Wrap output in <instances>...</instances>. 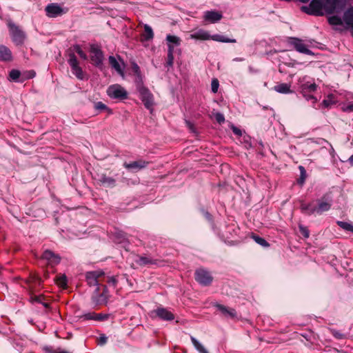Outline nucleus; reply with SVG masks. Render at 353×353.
<instances>
[{
    "label": "nucleus",
    "mask_w": 353,
    "mask_h": 353,
    "mask_svg": "<svg viewBox=\"0 0 353 353\" xmlns=\"http://www.w3.org/2000/svg\"><path fill=\"white\" fill-rule=\"evenodd\" d=\"M299 169L300 170V176L306 178V171L303 166L299 165Z\"/></svg>",
    "instance_id": "obj_51"
},
{
    "label": "nucleus",
    "mask_w": 353,
    "mask_h": 353,
    "mask_svg": "<svg viewBox=\"0 0 353 353\" xmlns=\"http://www.w3.org/2000/svg\"><path fill=\"white\" fill-rule=\"evenodd\" d=\"M190 37L199 40H209L211 39L212 36L205 30H199L198 31L190 34Z\"/></svg>",
    "instance_id": "obj_20"
},
{
    "label": "nucleus",
    "mask_w": 353,
    "mask_h": 353,
    "mask_svg": "<svg viewBox=\"0 0 353 353\" xmlns=\"http://www.w3.org/2000/svg\"><path fill=\"white\" fill-rule=\"evenodd\" d=\"M219 86V81L216 79H214L211 83V90L213 93H216Z\"/></svg>",
    "instance_id": "obj_40"
},
{
    "label": "nucleus",
    "mask_w": 353,
    "mask_h": 353,
    "mask_svg": "<svg viewBox=\"0 0 353 353\" xmlns=\"http://www.w3.org/2000/svg\"><path fill=\"white\" fill-rule=\"evenodd\" d=\"M21 72L17 70H12L10 72L9 77L13 81H18L20 77Z\"/></svg>",
    "instance_id": "obj_37"
},
{
    "label": "nucleus",
    "mask_w": 353,
    "mask_h": 353,
    "mask_svg": "<svg viewBox=\"0 0 353 353\" xmlns=\"http://www.w3.org/2000/svg\"><path fill=\"white\" fill-rule=\"evenodd\" d=\"M331 333L334 336V338L337 339H343L345 337L344 334H342L339 331L336 330H331Z\"/></svg>",
    "instance_id": "obj_43"
},
{
    "label": "nucleus",
    "mask_w": 353,
    "mask_h": 353,
    "mask_svg": "<svg viewBox=\"0 0 353 353\" xmlns=\"http://www.w3.org/2000/svg\"><path fill=\"white\" fill-rule=\"evenodd\" d=\"M334 103V102L330 99H324L322 103H321V105L324 107V108H329L331 106V105H332Z\"/></svg>",
    "instance_id": "obj_48"
},
{
    "label": "nucleus",
    "mask_w": 353,
    "mask_h": 353,
    "mask_svg": "<svg viewBox=\"0 0 353 353\" xmlns=\"http://www.w3.org/2000/svg\"><path fill=\"white\" fill-rule=\"evenodd\" d=\"M109 314H96L95 321H103L105 320L108 319Z\"/></svg>",
    "instance_id": "obj_42"
},
{
    "label": "nucleus",
    "mask_w": 353,
    "mask_h": 353,
    "mask_svg": "<svg viewBox=\"0 0 353 353\" xmlns=\"http://www.w3.org/2000/svg\"><path fill=\"white\" fill-rule=\"evenodd\" d=\"M274 90L281 94H289L293 92L290 89V85L288 83H280L274 86Z\"/></svg>",
    "instance_id": "obj_23"
},
{
    "label": "nucleus",
    "mask_w": 353,
    "mask_h": 353,
    "mask_svg": "<svg viewBox=\"0 0 353 353\" xmlns=\"http://www.w3.org/2000/svg\"><path fill=\"white\" fill-rule=\"evenodd\" d=\"M35 76V72L34 71H30L28 72V74L26 76V79H31Z\"/></svg>",
    "instance_id": "obj_52"
},
{
    "label": "nucleus",
    "mask_w": 353,
    "mask_h": 353,
    "mask_svg": "<svg viewBox=\"0 0 353 353\" xmlns=\"http://www.w3.org/2000/svg\"><path fill=\"white\" fill-rule=\"evenodd\" d=\"M68 8L57 3H51L45 8L46 14L49 18H56L68 13Z\"/></svg>",
    "instance_id": "obj_4"
},
{
    "label": "nucleus",
    "mask_w": 353,
    "mask_h": 353,
    "mask_svg": "<svg viewBox=\"0 0 353 353\" xmlns=\"http://www.w3.org/2000/svg\"><path fill=\"white\" fill-rule=\"evenodd\" d=\"M303 97L305 99L306 101H311L313 104H315L317 102V99L310 92H301Z\"/></svg>",
    "instance_id": "obj_36"
},
{
    "label": "nucleus",
    "mask_w": 353,
    "mask_h": 353,
    "mask_svg": "<svg viewBox=\"0 0 353 353\" xmlns=\"http://www.w3.org/2000/svg\"><path fill=\"white\" fill-rule=\"evenodd\" d=\"M108 341V337L104 334H101L97 339L98 345H103Z\"/></svg>",
    "instance_id": "obj_46"
},
{
    "label": "nucleus",
    "mask_w": 353,
    "mask_h": 353,
    "mask_svg": "<svg viewBox=\"0 0 353 353\" xmlns=\"http://www.w3.org/2000/svg\"><path fill=\"white\" fill-rule=\"evenodd\" d=\"M111 281H112V284H114L115 283V279L112 276Z\"/></svg>",
    "instance_id": "obj_59"
},
{
    "label": "nucleus",
    "mask_w": 353,
    "mask_h": 353,
    "mask_svg": "<svg viewBox=\"0 0 353 353\" xmlns=\"http://www.w3.org/2000/svg\"><path fill=\"white\" fill-rule=\"evenodd\" d=\"M96 313L94 312H88L82 315L81 318L85 320H95Z\"/></svg>",
    "instance_id": "obj_45"
},
{
    "label": "nucleus",
    "mask_w": 353,
    "mask_h": 353,
    "mask_svg": "<svg viewBox=\"0 0 353 353\" xmlns=\"http://www.w3.org/2000/svg\"><path fill=\"white\" fill-rule=\"evenodd\" d=\"M298 90L301 92L312 93L316 91L317 85L314 80L308 76L299 77L297 83Z\"/></svg>",
    "instance_id": "obj_5"
},
{
    "label": "nucleus",
    "mask_w": 353,
    "mask_h": 353,
    "mask_svg": "<svg viewBox=\"0 0 353 353\" xmlns=\"http://www.w3.org/2000/svg\"><path fill=\"white\" fill-rule=\"evenodd\" d=\"M125 65L123 59L119 57V59H116L112 57V68L114 69L122 78L125 77Z\"/></svg>",
    "instance_id": "obj_16"
},
{
    "label": "nucleus",
    "mask_w": 353,
    "mask_h": 353,
    "mask_svg": "<svg viewBox=\"0 0 353 353\" xmlns=\"http://www.w3.org/2000/svg\"><path fill=\"white\" fill-rule=\"evenodd\" d=\"M204 17L206 21L214 23L219 21L222 18V15L216 11H208L205 13Z\"/></svg>",
    "instance_id": "obj_22"
},
{
    "label": "nucleus",
    "mask_w": 353,
    "mask_h": 353,
    "mask_svg": "<svg viewBox=\"0 0 353 353\" xmlns=\"http://www.w3.org/2000/svg\"><path fill=\"white\" fill-rule=\"evenodd\" d=\"M137 263L140 265H146L154 263V260L148 256H140Z\"/></svg>",
    "instance_id": "obj_32"
},
{
    "label": "nucleus",
    "mask_w": 353,
    "mask_h": 353,
    "mask_svg": "<svg viewBox=\"0 0 353 353\" xmlns=\"http://www.w3.org/2000/svg\"><path fill=\"white\" fill-rule=\"evenodd\" d=\"M68 63L72 69V74L80 80L83 79L84 74L81 68L79 65L77 59L74 53L69 54Z\"/></svg>",
    "instance_id": "obj_8"
},
{
    "label": "nucleus",
    "mask_w": 353,
    "mask_h": 353,
    "mask_svg": "<svg viewBox=\"0 0 353 353\" xmlns=\"http://www.w3.org/2000/svg\"><path fill=\"white\" fill-rule=\"evenodd\" d=\"M149 164L148 161H145L143 159H139L137 161H132L130 163L125 162L123 166L128 170L132 172H138L145 168Z\"/></svg>",
    "instance_id": "obj_13"
},
{
    "label": "nucleus",
    "mask_w": 353,
    "mask_h": 353,
    "mask_svg": "<svg viewBox=\"0 0 353 353\" xmlns=\"http://www.w3.org/2000/svg\"><path fill=\"white\" fill-rule=\"evenodd\" d=\"M166 41L168 42V49H169V45H173L174 48L181 44L180 38L174 35L168 34L166 37Z\"/></svg>",
    "instance_id": "obj_25"
},
{
    "label": "nucleus",
    "mask_w": 353,
    "mask_h": 353,
    "mask_svg": "<svg viewBox=\"0 0 353 353\" xmlns=\"http://www.w3.org/2000/svg\"><path fill=\"white\" fill-rule=\"evenodd\" d=\"M350 163L353 165V154L348 159Z\"/></svg>",
    "instance_id": "obj_55"
},
{
    "label": "nucleus",
    "mask_w": 353,
    "mask_h": 353,
    "mask_svg": "<svg viewBox=\"0 0 353 353\" xmlns=\"http://www.w3.org/2000/svg\"><path fill=\"white\" fill-rule=\"evenodd\" d=\"M332 205V199L329 194H324L321 199L312 200L309 203L300 201V210L301 213L310 216L312 214H322L330 210Z\"/></svg>",
    "instance_id": "obj_1"
},
{
    "label": "nucleus",
    "mask_w": 353,
    "mask_h": 353,
    "mask_svg": "<svg viewBox=\"0 0 353 353\" xmlns=\"http://www.w3.org/2000/svg\"><path fill=\"white\" fill-rule=\"evenodd\" d=\"M90 57L92 63L99 65L101 63L103 60L102 52L99 48L94 45L91 46L90 48Z\"/></svg>",
    "instance_id": "obj_15"
},
{
    "label": "nucleus",
    "mask_w": 353,
    "mask_h": 353,
    "mask_svg": "<svg viewBox=\"0 0 353 353\" xmlns=\"http://www.w3.org/2000/svg\"><path fill=\"white\" fill-rule=\"evenodd\" d=\"M8 26L12 41L16 45H22L26 39V33L12 21L8 22Z\"/></svg>",
    "instance_id": "obj_3"
},
{
    "label": "nucleus",
    "mask_w": 353,
    "mask_h": 353,
    "mask_svg": "<svg viewBox=\"0 0 353 353\" xmlns=\"http://www.w3.org/2000/svg\"><path fill=\"white\" fill-rule=\"evenodd\" d=\"M323 0H312L307 6H303L301 10L310 15H323Z\"/></svg>",
    "instance_id": "obj_6"
},
{
    "label": "nucleus",
    "mask_w": 353,
    "mask_h": 353,
    "mask_svg": "<svg viewBox=\"0 0 353 353\" xmlns=\"http://www.w3.org/2000/svg\"><path fill=\"white\" fill-rule=\"evenodd\" d=\"M92 299L95 305H101L107 303V298L103 293L101 294L99 296L93 295Z\"/></svg>",
    "instance_id": "obj_30"
},
{
    "label": "nucleus",
    "mask_w": 353,
    "mask_h": 353,
    "mask_svg": "<svg viewBox=\"0 0 353 353\" xmlns=\"http://www.w3.org/2000/svg\"><path fill=\"white\" fill-rule=\"evenodd\" d=\"M12 52L10 49L3 45L0 46V60L8 61L12 60Z\"/></svg>",
    "instance_id": "obj_21"
},
{
    "label": "nucleus",
    "mask_w": 353,
    "mask_h": 353,
    "mask_svg": "<svg viewBox=\"0 0 353 353\" xmlns=\"http://www.w3.org/2000/svg\"><path fill=\"white\" fill-rule=\"evenodd\" d=\"M131 69L132 72L137 77L136 84H137V81L143 82L140 68L136 62L132 61L131 63Z\"/></svg>",
    "instance_id": "obj_24"
},
{
    "label": "nucleus",
    "mask_w": 353,
    "mask_h": 353,
    "mask_svg": "<svg viewBox=\"0 0 353 353\" xmlns=\"http://www.w3.org/2000/svg\"><path fill=\"white\" fill-rule=\"evenodd\" d=\"M174 62V46L169 45V49H168V57L166 65L168 67H172Z\"/></svg>",
    "instance_id": "obj_29"
},
{
    "label": "nucleus",
    "mask_w": 353,
    "mask_h": 353,
    "mask_svg": "<svg viewBox=\"0 0 353 353\" xmlns=\"http://www.w3.org/2000/svg\"><path fill=\"white\" fill-rule=\"evenodd\" d=\"M207 216H208V218H210V214L207 213Z\"/></svg>",
    "instance_id": "obj_61"
},
{
    "label": "nucleus",
    "mask_w": 353,
    "mask_h": 353,
    "mask_svg": "<svg viewBox=\"0 0 353 353\" xmlns=\"http://www.w3.org/2000/svg\"><path fill=\"white\" fill-rule=\"evenodd\" d=\"M195 279L204 286L210 285L212 281V277L210 272L203 269H199L195 272Z\"/></svg>",
    "instance_id": "obj_10"
},
{
    "label": "nucleus",
    "mask_w": 353,
    "mask_h": 353,
    "mask_svg": "<svg viewBox=\"0 0 353 353\" xmlns=\"http://www.w3.org/2000/svg\"><path fill=\"white\" fill-rule=\"evenodd\" d=\"M231 129L234 134L239 137H241L242 135L241 130L239 128L234 126V125H232Z\"/></svg>",
    "instance_id": "obj_50"
},
{
    "label": "nucleus",
    "mask_w": 353,
    "mask_h": 353,
    "mask_svg": "<svg viewBox=\"0 0 353 353\" xmlns=\"http://www.w3.org/2000/svg\"><path fill=\"white\" fill-rule=\"evenodd\" d=\"M42 258L46 260L52 265H57L61 261V257L58 254H56L49 250L44 251Z\"/></svg>",
    "instance_id": "obj_18"
},
{
    "label": "nucleus",
    "mask_w": 353,
    "mask_h": 353,
    "mask_svg": "<svg viewBox=\"0 0 353 353\" xmlns=\"http://www.w3.org/2000/svg\"><path fill=\"white\" fill-rule=\"evenodd\" d=\"M342 110L345 112H353V103L343 105L342 106Z\"/></svg>",
    "instance_id": "obj_47"
},
{
    "label": "nucleus",
    "mask_w": 353,
    "mask_h": 353,
    "mask_svg": "<svg viewBox=\"0 0 353 353\" xmlns=\"http://www.w3.org/2000/svg\"><path fill=\"white\" fill-rule=\"evenodd\" d=\"M323 142H326V141L323 139H320L318 141L319 143H323Z\"/></svg>",
    "instance_id": "obj_57"
},
{
    "label": "nucleus",
    "mask_w": 353,
    "mask_h": 353,
    "mask_svg": "<svg viewBox=\"0 0 353 353\" xmlns=\"http://www.w3.org/2000/svg\"><path fill=\"white\" fill-rule=\"evenodd\" d=\"M345 3L343 0H323V8L327 13L340 12L343 9Z\"/></svg>",
    "instance_id": "obj_7"
},
{
    "label": "nucleus",
    "mask_w": 353,
    "mask_h": 353,
    "mask_svg": "<svg viewBox=\"0 0 353 353\" xmlns=\"http://www.w3.org/2000/svg\"><path fill=\"white\" fill-rule=\"evenodd\" d=\"M48 353H71L67 350H63L61 348H57L55 350H48Z\"/></svg>",
    "instance_id": "obj_49"
},
{
    "label": "nucleus",
    "mask_w": 353,
    "mask_h": 353,
    "mask_svg": "<svg viewBox=\"0 0 353 353\" xmlns=\"http://www.w3.org/2000/svg\"><path fill=\"white\" fill-rule=\"evenodd\" d=\"M128 93L126 90L119 84L112 85V99L123 101L128 99Z\"/></svg>",
    "instance_id": "obj_12"
},
{
    "label": "nucleus",
    "mask_w": 353,
    "mask_h": 353,
    "mask_svg": "<svg viewBox=\"0 0 353 353\" xmlns=\"http://www.w3.org/2000/svg\"><path fill=\"white\" fill-rule=\"evenodd\" d=\"M214 306L216 307L224 317L233 319L236 316V312L233 308H230L219 303H215Z\"/></svg>",
    "instance_id": "obj_17"
},
{
    "label": "nucleus",
    "mask_w": 353,
    "mask_h": 353,
    "mask_svg": "<svg viewBox=\"0 0 353 353\" xmlns=\"http://www.w3.org/2000/svg\"><path fill=\"white\" fill-rule=\"evenodd\" d=\"M56 283L59 286L65 288L67 285L66 276L65 275L58 276L56 279Z\"/></svg>",
    "instance_id": "obj_35"
},
{
    "label": "nucleus",
    "mask_w": 353,
    "mask_h": 353,
    "mask_svg": "<svg viewBox=\"0 0 353 353\" xmlns=\"http://www.w3.org/2000/svg\"><path fill=\"white\" fill-rule=\"evenodd\" d=\"M214 116L218 123L221 124L225 122V117L222 113L216 112Z\"/></svg>",
    "instance_id": "obj_41"
},
{
    "label": "nucleus",
    "mask_w": 353,
    "mask_h": 353,
    "mask_svg": "<svg viewBox=\"0 0 353 353\" xmlns=\"http://www.w3.org/2000/svg\"><path fill=\"white\" fill-rule=\"evenodd\" d=\"M328 21L331 25L341 26L343 24L341 18L339 16L334 15L328 18Z\"/></svg>",
    "instance_id": "obj_33"
},
{
    "label": "nucleus",
    "mask_w": 353,
    "mask_h": 353,
    "mask_svg": "<svg viewBox=\"0 0 353 353\" xmlns=\"http://www.w3.org/2000/svg\"><path fill=\"white\" fill-rule=\"evenodd\" d=\"M243 60H244V59H243V58H239V57L234 58V59H233V61H243Z\"/></svg>",
    "instance_id": "obj_56"
},
{
    "label": "nucleus",
    "mask_w": 353,
    "mask_h": 353,
    "mask_svg": "<svg viewBox=\"0 0 353 353\" xmlns=\"http://www.w3.org/2000/svg\"><path fill=\"white\" fill-rule=\"evenodd\" d=\"M190 339L194 348L199 353H209L206 348L196 338L191 336Z\"/></svg>",
    "instance_id": "obj_26"
},
{
    "label": "nucleus",
    "mask_w": 353,
    "mask_h": 353,
    "mask_svg": "<svg viewBox=\"0 0 353 353\" xmlns=\"http://www.w3.org/2000/svg\"><path fill=\"white\" fill-rule=\"evenodd\" d=\"M252 238L254 240V241L256 243H258L259 245H260L263 247H265V248L269 246V243L267 242V241L265 239H263L259 236H257V235H253Z\"/></svg>",
    "instance_id": "obj_34"
},
{
    "label": "nucleus",
    "mask_w": 353,
    "mask_h": 353,
    "mask_svg": "<svg viewBox=\"0 0 353 353\" xmlns=\"http://www.w3.org/2000/svg\"><path fill=\"white\" fill-rule=\"evenodd\" d=\"M74 49L77 53L80 56L81 58L85 60L87 59L86 54L81 50V47L79 45H76L74 46Z\"/></svg>",
    "instance_id": "obj_38"
},
{
    "label": "nucleus",
    "mask_w": 353,
    "mask_h": 353,
    "mask_svg": "<svg viewBox=\"0 0 353 353\" xmlns=\"http://www.w3.org/2000/svg\"><path fill=\"white\" fill-rule=\"evenodd\" d=\"M112 241L117 244H121L122 247L127 250L126 246L128 244L127 234L117 228L112 231Z\"/></svg>",
    "instance_id": "obj_11"
},
{
    "label": "nucleus",
    "mask_w": 353,
    "mask_h": 353,
    "mask_svg": "<svg viewBox=\"0 0 353 353\" xmlns=\"http://www.w3.org/2000/svg\"><path fill=\"white\" fill-rule=\"evenodd\" d=\"M305 181V178L303 176H300L298 179L297 182L299 184L303 185Z\"/></svg>",
    "instance_id": "obj_53"
},
{
    "label": "nucleus",
    "mask_w": 353,
    "mask_h": 353,
    "mask_svg": "<svg viewBox=\"0 0 353 353\" xmlns=\"http://www.w3.org/2000/svg\"><path fill=\"white\" fill-rule=\"evenodd\" d=\"M98 274L95 272H90L86 274V281L90 287H96L94 289V292H97L99 291L98 285V280H97Z\"/></svg>",
    "instance_id": "obj_19"
},
{
    "label": "nucleus",
    "mask_w": 353,
    "mask_h": 353,
    "mask_svg": "<svg viewBox=\"0 0 353 353\" xmlns=\"http://www.w3.org/2000/svg\"><path fill=\"white\" fill-rule=\"evenodd\" d=\"M152 318L158 317L163 321H170L174 319V315L165 307H159L151 312Z\"/></svg>",
    "instance_id": "obj_9"
},
{
    "label": "nucleus",
    "mask_w": 353,
    "mask_h": 353,
    "mask_svg": "<svg viewBox=\"0 0 353 353\" xmlns=\"http://www.w3.org/2000/svg\"><path fill=\"white\" fill-rule=\"evenodd\" d=\"M299 231L301 232V234L305 237V238H308L309 236H310V232H309V230L302 225H299Z\"/></svg>",
    "instance_id": "obj_39"
},
{
    "label": "nucleus",
    "mask_w": 353,
    "mask_h": 353,
    "mask_svg": "<svg viewBox=\"0 0 353 353\" xmlns=\"http://www.w3.org/2000/svg\"><path fill=\"white\" fill-rule=\"evenodd\" d=\"M337 225L345 231L353 232V225L350 223L338 221Z\"/></svg>",
    "instance_id": "obj_31"
},
{
    "label": "nucleus",
    "mask_w": 353,
    "mask_h": 353,
    "mask_svg": "<svg viewBox=\"0 0 353 353\" xmlns=\"http://www.w3.org/2000/svg\"><path fill=\"white\" fill-rule=\"evenodd\" d=\"M137 90L139 94V98L142 101L144 106L150 112L153 110L154 97L151 92L143 85V82L137 81L136 84Z\"/></svg>",
    "instance_id": "obj_2"
},
{
    "label": "nucleus",
    "mask_w": 353,
    "mask_h": 353,
    "mask_svg": "<svg viewBox=\"0 0 353 353\" xmlns=\"http://www.w3.org/2000/svg\"><path fill=\"white\" fill-rule=\"evenodd\" d=\"M211 39L215 41L222 42V43H235L236 39H228L222 34H214L212 36Z\"/></svg>",
    "instance_id": "obj_28"
},
{
    "label": "nucleus",
    "mask_w": 353,
    "mask_h": 353,
    "mask_svg": "<svg viewBox=\"0 0 353 353\" xmlns=\"http://www.w3.org/2000/svg\"><path fill=\"white\" fill-rule=\"evenodd\" d=\"M185 123L190 129H193V125L190 121H186Z\"/></svg>",
    "instance_id": "obj_54"
},
{
    "label": "nucleus",
    "mask_w": 353,
    "mask_h": 353,
    "mask_svg": "<svg viewBox=\"0 0 353 353\" xmlns=\"http://www.w3.org/2000/svg\"><path fill=\"white\" fill-rule=\"evenodd\" d=\"M291 44L293 46V47L296 49V51L303 53L308 55H312L314 53L312 50L307 48L306 45L303 42L302 40L297 39V38H293Z\"/></svg>",
    "instance_id": "obj_14"
},
{
    "label": "nucleus",
    "mask_w": 353,
    "mask_h": 353,
    "mask_svg": "<svg viewBox=\"0 0 353 353\" xmlns=\"http://www.w3.org/2000/svg\"><path fill=\"white\" fill-rule=\"evenodd\" d=\"M154 37V32L152 28L148 25L144 26V33L142 35V39L144 41H150Z\"/></svg>",
    "instance_id": "obj_27"
},
{
    "label": "nucleus",
    "mask_w": 353,
    "mask_h": 353,
    "mask_svg": "<svg viewBox=\"0 0 353 353\" xmlns=\"http://www.w3.org/2000/svg\"><path fill=\"white\" fill-rule=\"evenodd\" d=\"M94 108L99 112H101L104 110H108V107L101 101L94 104Z\"/></svg>",
    "instance_id": "obj_44"
},
{
    "label": "nucleus",
    "mask_w": 353,
    "mask_h": 353,
    "mask_svg": "<svg viewBox=\"0 0 353 353\" xmlns=\"http://www.w3.org/2000/svg\"><path fill=\"white\" fill-rule=\"evenodd\" d=\"M302 3H307L310 0H299Z\"/></svg>",
    "instance_id": "obj_60"
},
{
    "label": "nucleus",
    "mask_w": 353,
    "mask_h": 353,
    "mask_svg": "<svg viewBox=\"0 0 353 353\" xmlns=\"http://www.w3.org/2000/svg\"><path fill=\"white\" fill-rule=\"evenodd\" d=\"M107 94L108 95H110V87L108 88V89H107Z\"/></svg>",
    "instance_id": "obj_58"
}]
</instances>
